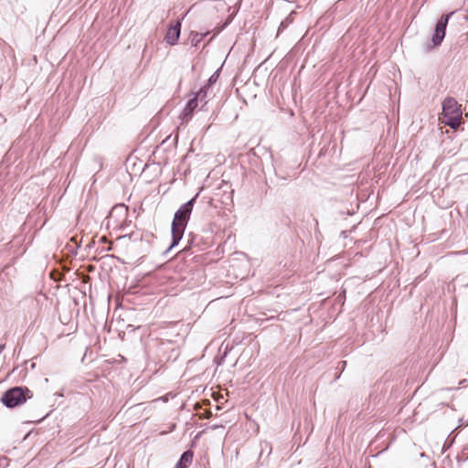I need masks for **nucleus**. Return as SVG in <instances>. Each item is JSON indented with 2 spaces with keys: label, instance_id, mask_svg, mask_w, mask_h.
<instances>
[{
  "label": "nucleus",
  "instance_id": "nucleus-1",
  "mask_svg": "<svg viewBox=\"0 0 468 468\" xmlns=\"http://www.w3.org/2000/svg\"><path fill=\"white\" fill-rule=\"evenodd\" d=\"M192 207H180L179 209L175 213L171 227L172 243L168 250H171L181 240L186 227L190 218Z\"/></svg>",
  "mask_w": 468,
  "mask_h": 468
},
{
  "label": "nucleus",
  "instance_id": "nucleus-2",
  "mask_svg": "<svg viewBox=\"0 0 468 468\" xmlns=\"http://www.w3.org/2000/svg\"><path fill=\"white\" fill-rule=\"evenodd\" d=\"M444 123L452 129L460 126L462 120L461 105L452 97H447L442 102Z\"/></svg>",
  "mask_w": 468,
  "mask_h": 468
},
{
  "label": "nucleus",
  "instance_id": "nucleus-3",
  "mask_svg": "<svg viewBox=\"0 0 468 468\" xmlns=\"http://www.w3.org/2000/svg\"><path fill=\"white\" fill-rule=\"evenodd\" d=\"M143 207H112L109 218L114 219L121 227L130 225L143 212Z\"/></svg>",
  "mask_w": 468,
  "mask_h": 468
},
{
  "label": "nucleus",
  "instance_id": "nucleus-4",
  "mask_svg": "<svg viewBox=\"0 0 468 468\" xmlns=\"http://www.w3.org/2000/svg\"><path fill=\"white\" fill-rule=\"evenodd\" d=\"M33 397V392L27 387H15L6 390L2 398L1 401L7 408H15L27 401V399Z\"/></svg>",
  "mask_w": 468,
  "mask_h": 468
},
{
  "label": "nucleus",
  "instance_id": "nucleus-5",
  "mask_svg": "<svg viewBox=\"0 0 468 468\" xmlns=\"http://www.w3.org/2000/svg\"><path fill=\"white\" fill-rule=\"evenodd\" d=\"M452 13L443 15L437 22L436 27H435V31H434V34L431 38V42H432L431 48L437 47V46L441 45V43L442 42V40L445 37L447 24H448V21H449L450 17L452 16Z\"/></svg>",
  "mask_w": 468,
  "mask_h": 468
},
{
  "label": "nucleus",
  "instance_id": "nucleus-6",
  "mask_svg": "<svg viewBox=\"0 0 468 468\" xmlns=\"http://www.w3.org/2000/svg\"><path fill=\"white\" fill-rule=\"evenodd\" d=\"M181 31V23L177 21L175 25H171L165 34V41L167 44L176 45L179 39Z\"/></svg>",
  "mask_w": 468,
  "mask_h": 468
},
{
  "label": "nucleus",
  "instance_id": "nucleus-7",
  "mask_svg": "<svg viewBox=\"0 0 468 468\" xmlns=\"http://www.w3.org/2000/svg\"><path fill=\"white\" fill-rule=\"evenodd\" d=\"M193 452L186 451L176 464V468H187L193 461Z\"/></svg>",
  "mask_w": 468,
  "mask_h": 468
},
{
  "label": "nucleus",
  "instance_id": "nucleus-8",
  "mask_svg": "<svg viewBox=\"0 0 468 468\" xmlns=\"http://www.w3.org/2000/svg\"><path fill=\"white\" fill-rule=\"evenodd\" d=\"M197 105H198L197 98L194 97V98L190 99L187 101V103L183 111L184 117H186V118L191 117L192 112L195 111V109H197Z\"/></svg>",
  "mask_w": 468,
  "mask_h": 468
},
{
  "label": "nucleus",
  "instance_id": "nucleus-9",
  "mask_svg": "<svg viewBox=\"0 0 468 468\" xmlns=\"http://www.w3.org/2000/svg\"><path fill=\"white\" fill-rule=\"evenodd\" d=\"M207 90H208L207 87L204 86L195 95V97L197 98V101L202 103L201 108H200L201 110H203L207 103Z\"/></svg>",
  "mask_w": 468,
  "mask_h": 468
},
{
  "label": "nucleus",
  "instance_id": "nucleus-10",
  "mask_svg": "<svg viewBox=\"0 0 468 468\" xmlns=\"http://www.w3.org/2000/svg\"><path fill=\"white\" fill-rule=\"evenodd\" d=\"M207 34H201V33H194L192 34V39L191 42L193 45L197 46L206 36Z\"/></svg>",
  "mask_w": 468,
  "mask_h": 468
},
{
  "label": "nucleus",
  "instance_id": "nucleus-11",
  "mask_svg": "<svg viewBox=\"0 0 468 468\" xmlns=\"http://www.w3.org/2000/svg\"><path fill=\"white\" fill-rule=\"evenodd\" d=\"M218 72H219V70L218 69L217 71H215V72L210 76V78H209V79H208V80H207V84H206V85H205V86H207V89H209V88H210V86H211L212 84H214L215 82H217V80H218V77H219V73H218Z\"/></svg>",
  "mask_w": 468,
  "mask_h": 468
},
{
  "label": "nucleus",
  "instance_id": "nucleus-12",
  "mask_svg": "<svg viewBox=\"0 0 468 468\" xmlns=\"http://www.w3.org/2000/svg\"><path fill=\"white\" fill-rule=\"evenodd\" d=\"M197 197V194L193 198L186 201L183 205H187V206L194 205Z\"/></svg>",
  "mask_w": 468,
  "mask_h": 468
},
{
  "label": "nucleus",
  "instance_id": "nucleus-13",
  "mask_svg": "<svg viewBox=\"0 0 468 468\" xmlns=\"http://www.w3.org/2000/svg\"><path fill=\"white\" fill-rule=\"evenodd\" d=\"M241 2H242V0H238V2L236 3V5L234 6L235 7V12L234 13H237L239 11V7L241 5Z\"/></svg>",
  "mask_w": 468,
  "mask_h": 468
},
{
  "label": "nucleus",
  "instance_id": "nucleus-14",
  "mask_svg": "<svg viewBox=\"0 0 468 468\" xmlns=\"http://www.w3.org/2000/svg\"><path fill=\"white\" fill-rule=\"evenodd\" d=\"M4 349H5V345H0V354L3 352Z\"/></svg>",
  "mask_w": 468,
  "mask_h": 468
},
{
  "label": "nucleus",
  "instance_id": "nucleus-15",
  "mask_svg": "<svg viewBox=\"0 0 468 468\" xmlns=\"http://www.w3.org/2000/svg\"><path fill=\"white\" fill-rule=\"evenodd\" d=\"M340 363L343 365V367L346 365V361H341Z\"/></svg>",
  "mask_w": 468,
  "mask_h": 468
}]
</instances>
